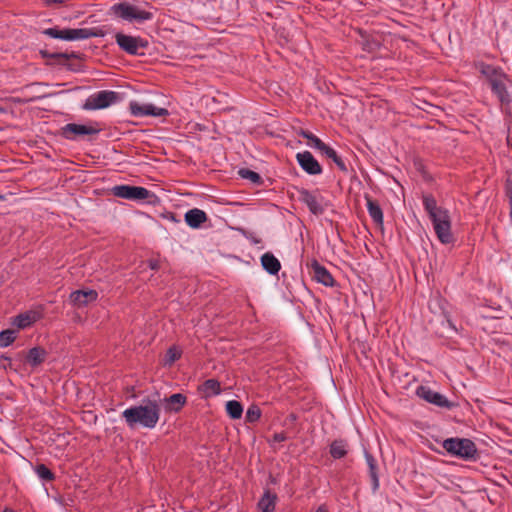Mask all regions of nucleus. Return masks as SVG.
Returning <instances> with one entry per match:
<instances>
[{
    "instance_id": "f257e3e1",
    "label": "nucleus",
    "mask_w": 512,
    "mask_h": 512,
    "mask_svg": "<svg viewBox=\"0 0 512 512\" xmlns=\"http://www.w3.org/2000/svg\"><path fill=\"white\" fill-rule=\"evenodd\" d=\"M122 418L130 428L141 426L153 429L160 418V401L143 399L140 405L131 406L122 412Z\"/></svg>"
},
{
    "instance_id": "f03ea898",
    "label": "nucleus",
    "mask_w": 512,
    "mask_h": 512,
    "mask_svg": "<svg viewBox=\"0 0 512 512\" xmlns=\"http://www.w3.org/2000/svg\"><path fill=\"white\" fill-rule=\"evenodd\" d=\"M422 202L438 240L445 245L453 243L450 212L439 206L436 199L430 194L423 195Z\"/></svg>"
},
{
    "instance_id": "7ed1b4c3",
    "label": "nucleus",
    "mask_w": 512,
    "mask_h": 512,
    "mask_svg": "<svg viewBox=\"0 0 512 512\" xmlns=\"http://www.w3.org/2000/svg\"><path fill=\"white\" fill-rule=\"evenodd\" d=\"M109 15L128 23H144L153 19V13L146 11L128 1L113 4Z\"/></svg>"
},
{
    "instance_id": "20e7f679",
    "label": "nucleus",
    "mask_w": 512,
    "mask_h": 512,
    "mask_svg": "<svg viewBox=\"0 0 512 512\" xmlns=\"http://www.w3.org/2000/svg\"><path fill=\"white\" fill-rule=\"evenodd\" d=\"M448 454L463 460H474L477 456V448L474 442L466 438H448L442 443Z\"/></svg>"
},
{
    "instance_id": "39448f33",
    "label": "nucleus",
    "mask_w": 512,
    "mask_h": 512,
    "mask_svg": "<svg viewBox=\"0 0 512 512\" xmlns=\"http://www.w3.org/2000/svg\"><path fill=\"white\" fill-rule=\"evenodd\" d=\"M111 191L116 197L138 202L147 201L151 203V198H155L153 192L141 186L116 185Z\"/></svg>"
},
{
    "instance_id": "423d86ee",
    "label": "nucleus",
    "mask_w": 512,
    "mask_h": 512,
    "mask_svg": "<svg viewBox=\"0 0 512 512\" xmlns=\"http://www.w3.org/2000/svg\"><path fill=\"white\" fill-rule=\"evenodd\" d=\"M118 93L114 91H98L92 95H90L82 108L84 110H99L109 107L114 104L118 100Z\"/></svg>"
},
{
    "instance_id": "0eeeda50",
    "label": "nucleus",
    "mask_w": 512,
    "mask_h": 512,
    "mask_svg": "<svg viewBox=\"0 0 512 512\" xmlns=\"http://www.w3.org/2000/svg\"><path fill=\"white\" fill-rule=\"evenodd\" d=\"M416 395L419 398L425 400L426 402L440 408L451 409L453 407V403L450 402L446 396L437 391L432 390L430 387L425 385H420L417 387Z\"/></svg>"
},
{
    "instance_id": "6e6552de",
    "label": "nucleus",
    "mask_w": 512,
    "mask_h": 512,
    "mask_svg": "<svg viewBox=\"0 0 512 512\" xmlns=\"http://www.w3.org/2000/svg\"><path fill=\"white\" fill-rule=\"evenodd\" d=\"M116 43L125 52L131 55L139 54L140 49L147 47V41L140 37H134L125 35L123 33H117L115 36Z\"/></svg>"
},
{
    "instance_id": "1a4fd4ad",
    "label": "nucleus",
    "mask_w": 512,
    "mask_h": 512,
    "mask_svg": "<svg viewBox=\"0 0 512 512\" xmlns=\"http://www.w3.org/2000/svg\"><path fill=\"white\" fill-rule=\"evenodd\" d=\"M130 112L136 117H162L168 115V110L165 108L157 107L151 103H140L138 101H131L129 104Z\"/></svg>"
},
{
    "instance_id": "9d476101",
    "label": "nucleus",
    "mask_w": 512,
    "mask_h": 512,
    "mask_svg": "<svg viewBox=\"0 0 512 512\" xmlns=\"http://www.w3.org/2000/svg\"><path fill=\"white\" fill-rule=\"evenodd\" d=\"M100 132L99 128L92 125L68 123L62 128L63 136L68 140H75L78 136L95 135Z\"/></svg>"
},
{
    "instance_id": "9b49d317",
    "label": "nucleus",
    "mask_w": 512,
    "mask_h": 512,
    "mask_svg": "<svg viewBox=\"0 0 512 512\" xmlns=\"http://www.w3.org/2000/svg\"><path fill=\"white\" fill-rule=\"evenodd\" d=\"M299 166L309 175H319L322 167L309 151L299 152L296 155Z\"/></svg>"
},
{
    "instance_id": "f8f14e48",
    "label": "nucleus",
    "mask_w": 512,
    "mask_h": 512,
    "mask_svg": "<svg viewBox=\"0 0 512 512\" xmlns=\"http://www.w3.org/2000/svg\"><path fill=\"white\" fill-rule=\"evenodd\" d=\"M300 200L307 205L310 212L314 215L323 213L324 207L322 204V198L319 195L303 189L300 191Z\"/></svg>"
},
{
    "instance_id": "ddd939ff",
    "label": "nucleus",
    "mask_w": 512,
    "mask_h": 512,
    "mask_svg": "<svg viewBox=\"0 0 512 512\" xmlns=\"http://www.w3.org/2000/svg\"><path fill=\"white\" fill-rule=\"evenodd\" d=\"M98 293L95 290H77L70 294L71 303L78 307H84L97 300Z\"/></svg>"
},
{
    "instance_id": "4468645a",
    "label": "nucleus",
    "mask_w": 512,
    "mask_h": 512,
    "mask_svg": "<svg viewBox=\"0 0 512 512\" xmlns=\"http://www.w3.org/2000/svg\"><path fill=\"white\" fill-rule=\"evenodd\" d=\"M184 219L189 227L198 229L204 222L207 221V215L203 210L193 208L185 213Z\"/></svg>"
},
{
    "instance_id": "2eb2a0df",
    "label": "nucleus",
    "mask_w": 512,
    "mask_h": 512,
    "mask_svg": "<svg viewBox=\"0 0 512 512\" xmlns=\"http://www.w3.org/2000/svg\"><path fill=\"white\" fill-rule=\"evenodd\" d=\"M187 398L181 393L172 394L163 399L164 408L167 412H179L186 404Z\"/></svg>"
},
{
    "instance_id": "dca6fc26",
    "label": "nucleus",
    "mask_w": 512,
    "mask_h": 512,
    "mask_svg": "<svg viewBox=\"0 0 512 512\" xmlns=\"http://www.w3.org/2000/svg\"><path fill=\"white\" fill-rule=\"evenodd\" d=\"M312 270L314 273V278L321 284L325 286H332L333 285V277L329 273V271L322 265H320L318 262L312 263Z\"/></svg>"
},
{
    "instance_id": "f3484780",
    "label": "nucleus",
    "mask_w": 512,
    "mask_h": 512,
    "mask_svg": "<svg viewBox=\"0 0 512 512\" xmlns=\"http://www.w3.org/2000/svg\"><path fill=\"white\" fill-rule=\"evenodd\" d=\"M47 357V351L41 347H33L31 348L27 355H26V361L27 363L35 368L41 365Z\"/></svg>"
},
{
    "instance_id": "a211bd4d",
    "label": "nucleus",
    "mask_w": 512,
    "mask_h": 512,
    "mask_svg": "<svg viewBox=\"0 0 512 512\" xmlns=\"http://www.w3.org/2000/svg\"><path fill=\"white\" fill-rule=\"evenodd\" d=\"M492 91L496 94V96L503 102L508 98V93L505 86V75L502 72L496 78L492 79L489 82Z\"/></svg>"
},
{
    "instance_id": "6ab92c4d",
    "label": "nucleus",
    "mask_w": 512,
    "mask_h": 512,
    "mask_svg": "<svg viewBox=\"0 0 512 512\" xmlns=\"http://www.w3.org/2000/svg\"><path fill=\"white\" fill-rule=\"evenodd\" d=\"M261 264L271 275H276L281 268L279 260L273 254L268 252L262 255Z\"/></svg>"
},
{
    "instance_id": "aec40b11",
    "label": "nucleus",
    "mask_w": 512,
    "mask_h": 512,
    "mask_svg": "<svg viewBox=\"0 0 512 512\" xmlns=\"http://www.w3.org/2000/svg\"><path fill=\"white\" fill-rule=\"evenodd\" d=\"M39 318L38 313L34 311H27L15 317L13 324L20 329L29 327Z\"/></svg>"
},
{
    "instance_id": "412c9836",
    "label": "nucleus",
    "mask_w": 512,
    "mask_h": 512,
    "mask_svg": "<svg viewBox=\"0 0 512 512\" xmlns=\"http://www.w3.org/2000/svg\"><path fill=\"white\" fill-rule=\"evenodd\" d=\"M200 391L204 397H212L220 394V383L215 379L206 380L200 387Z\"/></svg>"
},
{
    "instance_id": "4be33fe9",
    "label": "nucleus",
    "mask_w": 512,
    "mask_h": 512,
    "mask_svg": "<svg viewBox=\"0 0 512 512\" xmlns=\"http://www.w3.org/2000/svg\"><path fill=\"white\" fill-rule=\"evenodd\" d=\"M367 210L369 216L377 225H383V212L377 202L367 199Z\"/></svg>"
},
{
    "instance_id": "5701e85b",
    "label": "nucleus",
    "mask_w": 512,
    "mask_h": 512,
    "mask_svg": "<svg viewBox=\"0 0 512 512\" xmlns=\"http://www.w3.org/2000/svg\"><path fill=\"white\" fill-rule=\"evenodd\" d=\"M365 459H366V463L369 467V473H370V477L372 479V487H373V490L375 491L379 487V479H378V475L376 473V468H377L376 460L367 451H365Z\"/></svg>"
},
{
    "instance_id": "b1692460",
    "label": "nucleus",
    "mask_w": 512,
    "mask_h": 512,
    "mask_svg": "<svg viewBox=\"0 0 512 512\" xmlns=\"http://www.w3.org/2000/svg\"><path fill=\"white\" fill-rule=\"evenodd\" d=\"M323 155H325L327 158L331 159L337 167L342 171H347V166L345 162L342 160L340 156H338L337 152L329 147L328 145L321 151Z\"/></svg>"
},
{
    "instance_id": "393cba45",
    "label": "nucleus",
    "mask_w": 512,
    "mask_h": 512,
    "mask_svg": "<svg viewBox=\"0 0 512 512\" xmlns=\"http://www.w3.org/2000/svg\"><path fill=\"white\" fill-rule=\"evenodd\" d=\"M478 69L480 73L483 76H485L489 82L502 73V70L500 68L485 63H480L478 65Z\"/></svg>"
},
{
    "instance_id": "a878e982",
    "label": "nucleus",
    "mask_w": 512,
    "mask_h": 512,
    "mask_svg": "<svg viewBox=\"0 0 512 512\" xmlns=\"http://www.w3.org/2000/svg\"><path fill=\"white\" fill-rule=\"evenodd\" d=\"M330 454L335 459H340L347 454V445L342 440H336L330 445Z\"/></svg>"
},
{
    "instance_id": "bb28decb",
    "label": "nucleus",
    "mask_w": 512,
    "mask_h": 512,
    "mask_svg": "<svg viewBox=\"0 0 512 512\" xmlns=\"http://www.w3.org/2000/svg\"><path fill=\"white\" fill-rule=\"evenodd\" d=\"M226 412L232 419H239L243 414V407L239 401L230 400L226 403Z\"/></svg>"
},
{
    "instance_id": "cd10ccee",
    "label": "nucleus",
    "mask_w": 512,
    "mask_h": 512,
    "mask_svg": "<svg viewBox=\"0 0 512 512\" xmlns=\"http://www.w3.org/2000/svg\"><path fill=\"white\" fill-rule=\"evenodd\" d=\"M301 136L308 140V145L321 152L327 145L317 136L309 131H302Z\"/></svg>"
},
{
    "instance_id": "c85d7f7f",
    "label": "nucleus",
    "mask_w": 512,
    "mask_h": 512,
    "mask_svg": "<svg viewBox=\"0 0 512 512\" xmlns=\"http://www.w3.org/2000/svg\"><path fill=\"white\" fill-rule=\"evenodd\" d=\"M275 495L266 492L260 499L258 506L263 512H271L275 507Z\"/></svg>"
},
{
    "instance_id": "c756f323",
    "label": "nucleus",
    "mask_w": 512,
    "mask_h": 512,
    "mask_svg": "<svg viewBox=\"0 0 512 512\" xmlns=\"http://www.w3.org/2000/svg\"><path fill=\"white\" fill-rule=\"evenodd\" d=\"M44 33L54 39L70 41V29L49 28Z\"/></svg>"
},
{
    "instance_id": "7c9ffc66",
    "label": "nucleus",
    "mask_w": 512,
    "mask_h": 512,
    "mask_svg": "<svg viewBox=\"0 0 512 512\" xmlns=\"http://www.w3.org/2000/svg\"><path fill=\"white\" fill-rule=\"evenodd\" d=\"M70 34V41L83 40L95 36V33L87 28L70 29Z\"/></svg>"
},
{
    "instance_id": "2f4dec72",
    "label": "nucleus",
    "mask_w": 512,
    "mask_h": 512,
    "mask_svg": "<svg viewBox=\"0 0 512 512\" xmlns=\"http://www.w3.org/2000/svg\"><path fill=\"white\" fill-rule=\"evenodd\" d=\"M16 339V332L14 330H4L0 332V346L7 347Z\"/></svg>"
},
{
    "instance_id": "473e14b6",
    "label": "nucleus",
    "mask_w": 512,
    "mask_h": 512,
    "mask_svg": "<svg viewBox=\"0 0 512 512\" xmlns=\"http://www.w3.org/2000/svg\"><path fill=\"white\" fill-rule=\"evenodd\" d=\"M261 417V410L256 405H251L246 411V421L249 423H255Z\"/></svg>"
},
{
    "instance_id": "72a5a7b5",
    "label": "nucleus",
    "mask_w": 512,
    "mask_h": 512,
    "mask_svg": "<svg viewBox=\"0 0 512 512\" xmlns=\"http://www.w3.org/2000/svg\"><path fill=\"white\" fill-rule=\"evenodd\" d=\"M35 472L40 479L45 481H51L54 478L53 473L44 464L37 465L35 468Z\"/></svg>"
},
{
    "instance_id": "f704fd0d",
    "label": "nucleus",
    "mask_w": 512,
    "mask_h": 512,
    "mask_svg": "<svg viewBox=\"0 0 512 512\" xmlns=\"http://www.w3.org/2000/svg\"><path fill=\"white\" fill-rule=\"evenodd\" d=\"M238 173L243 179H247L252 183L258 184L261 181L260 175L250 169H240Z\"/></svg>"
},
{
    "instance_id": "c9c22d12",
    "label": "nucleus",
    "mask_w": 512,
    "mask_h": 512,
    "mask_svg": "<svg viewBox=\"0 0 512 512\" xmlns=\"http://www.w3.org/2000/svg\"><path fill=\"white\" fill-rule=\"evenodd\" d=\"M181 356L180 350L176 347H170L165 355L164 364L172 365L176 360H178Z\"/></svg>"
},
{
    "instance_id": "e433bc0d",
    "label": "nucleus",
    "mask_w": 512,
    "mask_h": 512,
    "mask_svg": "<svg viewBox=\"0 0 512 512\" xmlns=\"http://www.w3.org/2000/svg\"><path fill=\"white\" fill-rule=\"evenodd\" d=\"M286 439L287 437L284 433H275L273 436V441L277 443L284 442Z\"/></svg>"
},
{
    "instance_id": "4c0bfd02",
    "label": "nucleus",
    "mask_w": 512,
    "mask_h": 512,
    "mask_svg": "<svg viewBox=\"0 0 512 512\" xmlns=\"http://www.w3.org/2000/svg\"><path fill=\"white\" fill-rule=\"evenodd\" d=\"M2 362H8L10 364L11 359L9 357H6V356H1L0 357V366H3L4 368H6V364H4Z\"/></svg>"
},
{
    "instance_id": "58836bf2",
    "label": "nucleus",
    "mask_w": 512,
    "mask_h": 512,
    "mask_svg": "<svg viewBox=\"0 0 512 512\" xmlns=\"http://www.w3.org/2000/svg\"><path fill=\"white\" fill-rule=\"evenodd\" d=\"M149 266H150V268L152 270H156V269H158L159 264H158V262L156 260H150L149 261Z\"/></svg>"
},
{
    "instance_id": "ea45409f",
    "label": "nucleus",
    "mask_w": 512,
    "mask_h": 512,
    "mask_svg": "<svg viewBox=\"0 0 512 512\" xmlns=\"http://www.w3.org/2000/svg\"><path fill=\"white\" fill-rule=\"evenodd\" d=\"M316 512H327V510H326V508L324 506H320V507H318Z\"/></svg>"
},
{
    "instance_id": "a19ab883",
    "label": "nucleus",
    "mask_w": 512,
    "mask_h": 512,
    "mask_svg": "<svg viewBox=\"0 0 512 512\" xmlns=\"http://www.w3.org/2000/svg\"><path fill=\"white\" fill-rule=\"evenodd\" d=\"M3 512H15V511L12 509H5Z\"/></svg>"
}]
</instances>
